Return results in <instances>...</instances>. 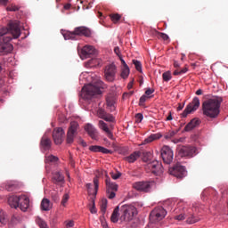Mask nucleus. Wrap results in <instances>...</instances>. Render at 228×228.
Here are the masks:
<instances>
[{
	"label": "nucleus",
	"instance_id": "nucleus-1",
	"mask_svg": "<svg viewBox=\"0 0 228 228\" xmlns=\"http://www.w3.org/2000/svg\"><path fill=\"white\" fill-rule=\"evenodd\" d=\"M224 99L219 96L212 97L202 102L203 115L208 118L215 119L220 115V106Z\"/></svg>",
	"mask_w": 228,
	"mask_h": 228
},
{
	"label": "nucleus",
	"instance_id": "nucleus-2",
	"mask_svg": "<svg viewBox=\"0 0 228 228\" xmlns=\"http://www.w3.org/2000/svg\"><path fill=\"white\" fill-rule=\"evenodd\" d=\"M104 88H107V86L102 80L98 79L92 84L85 86L82 92L86 100H92L93 97L102 94V90H104Z\"/></svg>",
	"mask_w": 228,
	"mask_h": 228
},
{
	"label": "nucleus",
	"instance_id": "nucleus-3",
	"mask_svg": "<svg viewBox=\"0 0 228 228\" xmlns=\"http://www.w3.org/2000/svg\"><path fill=\"white\" fill-rule=\"evenodd\" d=\"M20 36V25L17 21H10L7 28L0 27V39L5 37H11L12 39H17Z\"/></svg>",
	"mask_w": 228,
	"mask_h": 228
},
{
	"label": "nucleus",
	"instance_id": "nucleus-4",
	"mask_svg": "<svg viewBox=\"0 0 228 228\" xmlns=\"http://www.w3.org/2000/svg\"><path fill=\"white\" fill-rule=\"evenodd\" d=\"M62 35L66 40H77L79 37L85 36L89 37L92 33L86 27H77L74 31H64Z\"/></svg>",
	"mask_w": 228,
	"mask_h": 228
},
{
	"label": "nucleus",
	"instance_id": "nucleus-5",
	"mask_svg": "<svg viewBox=\"0 0 228 228\" xmlns=\"http://www.w3.org/2000/svg\"><path fill=\"white\" fill-rule=\"evenodd\" d=\"M167 214V212L163 207H156L150 214V222L158 224L166 217Z\"/></svg>",
	"mask_w": 228,
	"mask_h": 228
},
{
	"label": "nucleus",
	"instance_id": "nucleus-6",
	"mask_svg": "<svg viewBox=\"0 0 228 228\" xmlns=\"http://www.w3.org/2000/svg\"><path fill=\"white\" fill-rule=\"evenodd\" d=\"M168 172L171 175L179 179H183L187 175L186 167L179 162L169 167Z\"/></svg>",
	"mask_w": 228,
	"mask_h": 228
},
{
	"label": "nucleus",
	"instance_id": "nucleus-7",
	"mask_svg": "<svg viewBox=\"0 0 228 228\" xmlns=\"http://www.w3.org/2000/svg\"><path fill=\"white\" fill-rule=\"evenodd\" d=\"M122 216L120 217L121 221L129 222L133 220L135 212V207L132 205H123L121 207Z\"/></svg>",
	"mask_w": 228,
	"mask_h": 228
},
{
	"label": "nucleus",
	"instance_id": "nucleus-8",
	"mask_svg": "<svg viewBox=\"0 0 228 228\" xmlns=\"http://www.w3.org/2000/svg\"><path fill=\"white\" fill-rule=\"evenodd\" d=\"M153 185V182L151 181H138L133 183V188L140 192H150Z\"/></svg>",
	"mask_w": 228,
	"mask_h": 228
},
{
	"label": "nucleus",
	"instance_id": "nucleus-9",
	"mask_svg": "<svg viewBox=\"0 0 228 228\" xmlns=\"http://www.w3.org/2000/svg\"><path fill=\"white\" fill-rule=\"evenodd\" d=\"M200 107V100L199 97H194L192 102L189 103L182 113L183 118H187L189 114H191L199 110Z\"/></svg>",
	"mask_w": 228,
	"mask_h": 228
},
{
	"label": "nucleus",
	"instance_id": "nucleus-10",
	"mask_svg": "<svg viewBox=\"0 0 228 228\" xmlns=\"http://www.w3.org/2000/svg\"><path fill=\"white\" fill-rule=\"evenodd\" d=\"M79 130V125L77 121H72L69 127V131L67 133V143L72 144L74 142V139L77 134Z\"/></svg>",
	"mask_w": 228,
	"mask_h": 228
},
{
	"label": "nucleus",
	"instance_id": "nucleus-11",
	"mask_svg": "<svg viewBox=\"0 0 228 228\" xmlns=\"http://www.w3.org/2000/svg\"><path fill=\"white\" fill-rule=\"evenodd\" d=\"M12 37L6 36L4 39L0 38V55H5L11 53L13 49V46L9 44Z\"/></svg>",
	"mask_w": 228,
	"mask_h": 228
},
{
	"label": "nucleus",
	"instance_id": "nucleus-12",
	"mask_svg": "<svg viewBox=\"0 0 228 228\" xmlns=\"http://www.w3.org/2000/svg\"><path fill=\"white\" fill-rule=\"evenodd\" d=\"M145 168L149 169L155 175H159L163 173L162 163L158 160L148 162Z\"/></svg>",
	"mask_w": 228,
	"mask_h": 228
},
{
	"label": "nucleus",
	"instance_id": "nucleus-13",
	"mask_svg": "<svg viewBox=\"0 0 228 228\" xmlns=\"http://www.w3.org/2000/svg\"><path fill=\"white\" fill-rule=\"evenodd\" d=\"M161 158L165 164H171L174 159L173 150L169 146L164 145L161 149Z\"/></svg>",
	"mask_w": 228,
	"mask_h": 228
},
{
	"label": "nucleus",
	"instance_id": "nucleus-14",
	"mask_svg": "<svg viewBox=\"0 0 228 228\" xmlns=\"http://www.w3.org/2000/svg\"><path fill=\"white\" fill-rule=\"evenodd\" d=\"M105 79L109 81V83H112L116 79L117 74V66L114 63H110L105 66Z\"/></svg>",
	"mask_w": 228,
	"mask_h": 228
},
{
	"label": "nucleus",
	"instance_id": "nucleus-15",
	"mask_svg": "<svg viewBox=\"0 0 228 228\" xmlns=\"http://www.w3.org/2000/svg\"><path fill=\"white\" fill-rule=\"evenodd\" d=\"M197 152V148L194 146H183L178 151V156L181 158H193Z\"/></svg>",
	"mask_w": 228,
	"mask_h": 228
},
{
	"label": "nucleus",
	"instance_id": "nucleus-16",
	"mask_svg": "<svg viewBox=\"0 0 228 228\" xmlns=\"http://www.w3.org/2000/svg\"><path fill=\"white\" fill-rule=\"evenodd\" d=\"M65 131L62 129V127L54 128L53 138L56 145H61L62 143Z\"/></svg>",
	"mask_w": 228,
	"mask_h": 228
},
{
	"label": "nucleus",
	"instance_id": "nucleus-17",
	"mask_svg": "<svg viewBox=\"0 0 228 228\" xmlns=\"http://www.w3.org/2000/svg\"><path fill=\"white\" fill-rule=\"evenodd\" d=\"M85 130L86 131L89 137L93 140H97L99 136V132L97 129L90 123H87L85 126Z\"/></svg>",
	"mask_w": 228,
	"mask_h": 228
},
{
	"label": "nucleus",
	"instance_id": "nucleus-18",
	"mask_svg": "<svg viewBox=\"0 0 228 228\" xmlns=\"http://www.w3.org/2000/svg\"><path fill=\"white\" fill-rule=\"evenodd\" d=\"M185 216H186V223L189 224H196L200 220L199 216H196L194 215L193 210L191 208L187 209L185 213Z\"/></svg>",
	"mask_w": 228,
	"mask_h": 228
},
{
	"label": "nucleus",
	"instance_id": "nucleus-19",
	"mask_svg": "<svg viewBox=\"0 0 228 228\" xmlns=\"http://www.w3.org/2000/svg\"><path fill=\"white\" fill-rule=\"evenodd\" d=\"M95 53V49L92 45H86L85 47L82 48L80 52V57L82 59H86L90 57V55Z\"/></svg>",
	"mask_w": 228,
	"mask_h": 228
},
{
	"label": "nucleus",
	"instance_id": "nucleus-20",
	"mask_svg": "<svg viewBox=\"0 0 228 228\" xmlns=\"http://www.w3.org/2000/svg\"><path fill=\"white\" fill-rule=\"evenodd\" d=\"M19 208L22 212H26L29 208V199L25 194H22L20 198Z\"/></svg>",
	"mask_w": 228,
	"mask_h": 228
},
{
	"label": "nucleus",
	"instance_id": "nucleus-21",
	"mask_svg": "<svg viewBox=\"0 0 228 228\" xmlns=\"http://www.w3.org/2000/svg\"><path fill=\"white\" fill-rule=\"evenodd\" d=\"M89 151L92 152L97 153V152H102L103 154H112L113 151L111 150H109L103 146L100 145H91L89 146Z\"/></svg>",
	"mask_w": 228,
	"mask_h": 228
},
{
	"label": "nucleus",
	"instance_id": "nucleus-22",
	"mask_svg": "<svg viewBox=\"0 0 228 228\" xmlns=\"http://www.w3.org/2000/svg\"><path fill=\"white\" fill-rule=\"evenodd\" d=\"M98 127L107 134V137H109V139H113V134L111 133L107 123H105L103 120H100L98 121Z\"/></svg>",
	"mask_w": 228,
	"mask_h": 228
},
{
	"label": "nucleus",
	"instance_id": "nucleus-23",
	"mask_svg": "<svg viewBox=\"0 0 228 228\" xmlns=\"http://www.w3.org/2000/svg\"><path fill=\"white\" fill-rule=\"evenodd\" d=\"M200 125V120L192 118L184 127L185 132H191Z\"/></svg>",
	"mask_w": 228,
	"mask_h": 228
},
{
	"label": "nucleus",
	"instance_id": "nucleus-24",
	"mask_svg": "<svg viewBox=\"0 0 228 228\" xmlns=\"http://www.w3.org/2000/svg\"><path fill=\"white\" fill-rule=\"evenodd\" d=\"M200 125V120L192 118L184 127L185 132H191Z\"/></svg>",
	"mask_w": 228,
	"mask_h": 228
},
{
	"label": "nucleus",
	"instance_id": "nucleus-25",
	"mask_svg": "<svg viewBox=\"0 0 228 228\" xmlns=\"http://www.w3.org/2000/svg\"><path fill=\"white\" fill-rule=\"evenodd\" d=\"M40 146H41L42 150L49 151L52 147L51 139L49 137H47L46 135H44L41 139Z\"/></svg>",
	"mask_w": 228,
	"mask_h": 228
},
{
	"label": "nucleus",
	"instance_id": "nucleus-26",
	"mask_svg": "<svg viewBox=\"0 0 228 228\" xmlns=\"http://www.w3.org/2000/svg\"><path fill=\"white\" fill-rule=\"evenodd\" d=\"M141 157V151H135L131 153L129 156L124 158V160L127 163H134Z\"/></svg>",
	"mask_w": 228,
	"mask_h": 228
},
{
	"label": "nucleus",
	"instance_id": "nucleus-27",
	"mask_svg": "<svg viewBox=\"0 0 228 228\" xmlns=\"http://www.w3.org/2000/svg\"><path fill=\"white\" fill-rule=\"evenodd\" d=\"M20 196H9L8 203L11 208H14L15 209L20 206Z\"/></svg>",
	"mask_w": 228,
	"mask_h": 228
},
{
	"label": "nucleus",
	"instance_id": "nucleus-28",
	"mask_svg": "<svg viewBox=\"0 0 228 228\" xmlns=\"http://www.w3.org/2000/svg\"><path fill=\"white\" fill-rule=\"evenodd\" d=\"M53 182L55 184H59V183H64V176H63V175L61 172L56 171L55 173H53Z\"/></svg>",
	"mask_w": 228,
	"mask_h": 228
},
{
	"label": "nucleus",
	"instance_id": "nucleus-29",
	"mask_svg": "<svg viewBox=\"0 0 228 228\" xmlns=\"http://www.w3.org/2000/svg\"><path fill=\"white\" fill-rule=\"evenodd\" d=\"M105 184H107V190L110 191H118V185L116 183L110 181V178L105 179Z\"/></svg>",
	"mask_w": 228,
	"mask_h": 228
},
{
	"label": "nucleus",
	"instance_id": "nucleus-30",
	"mask_svg": "<svg viewBox=\"0 0 228 228\" xmlns=\"http://www.w3.org/2000/svg\"><path fill=\"white\" fill-rule=\"evenodd\" d=\"M160 138H162V134L160 133L152 134L144 139V143H151L156 140H159Z\"/></svg>",
	"mask_w": 228,
	"mask_h": 228
},
{
	"label": "nucleus",
	"instance_id": "nucleus-31",
	"mask_svg": "<svg viewBox=\"0 0 228 228\" xmlns=\"http://www.w3.org/2000/svg\"><path fill=\"white\" fill-rule=\"evenodd\" d=\"M41 208L44 211H49L51 208V203L50 200H47V198H44L42 200V203H41Z\"/></svg>",
	"mask_w": 228,
	"mask_h": 228
},
{
	"label": "nucleus",
	"instance_id": "nucleus-32",
	"mask_svg": "<svg viewBox=\"0 0 228 228\" xmlns=\"http://www.w3.org/2000/svg\"><path fill=\"white\" fill-rule=\"evenodd\" d=\"M118 212H119V208L116 207V208L113 210V213L110 216V221L112 223H118Z\"/></svg>",
	"mask_w": 228,
	"mask_h": 228
},
{
	"label": "nucleus",
	"instance_id": "nucleus-33",
	"mask_svg": "<svg viewBox=\"0 0 228 228\" xmlns=\"http://www.w3.org/2000/svg\"><path fill=\"white\" fill-rule=\"evenodd\" d=\"M129 74H130L129 67H127V68H121L120 77L122 79H127Z\"/></svg>",
	"mask_w": 228,
	"mask_h": 228
},
{
	"label": "nucleus",
	"instance_id": "nucleus-34",
	"mask_svg": "<svg viewBox=\"0 0 228 228\" xmlns=\"http://www.w3.org/2000/svg\"><path fill=\"white\" fill-rule=\"evenodd\" d=\"M178 133H179V130L168 131L167 133L165 134L164 138L166 140H170V139L174 138Z\"/></svg>",
	"mask_w": 228,
	"mask_h": 228
},
{
	"label": "nucleus",
	"instance_id": "nucleus-35",
	"mask_svg": "<svg viewBox=\"0 0 228 228\" xmlns=\"http://www.w3.org/2000/svg\"><path fill=\"white\" fill-rule=\"evenodd\" d=\"M0 223L4 225H5L8 223V217L6 214L0 209Z\"/></svg>",
	"mask_w": 228,
	"mask_h": 228
},
{
	"label": "nucleus",
	"instance_id": "nucleus-36",
	"mask_svg": "<svg viewBox=\"0 0 228 228\" xmlns=\"http://www.w3.org/2000/svg\"><path fill=\"white\" fill-rule=\"evenodd\" d=\"M189 69L187 67L183 68L182 69H175L173 72V76H183V74H186V72H188Z\"/></svg>",
	"mask_w": 228,
	"mask_h": 228
},
{
	"label": "nucleus",
	"instance_id": "nucleus-37",
	"mask_svg": "<svg viewBox=\"0 0 228 228\" xmlns=\"http://www.w3.org/2000/svg\"><path fill=\"white\" fill-rule=\"evenodd\" d=\"M107 206H108V200H105V199L102 200V204L100 205V209L102 214L106 213Z\"/></svg>",
	"mask_w": 228,
	"mask_h": 228
},
{
	"label": "nucleus",
	"instance_id": "nucleus-38",
	"mask_svg": "<svg viewBox=\"0 0 228 228\" xmlns=\"http://www.w3.org/2000/svg\"><path fill=\"white\" fill-rule=\"evenodd\" d=\"M59 160V158L54 155H49L46 157L45 161L46 163H55Z\"/></svg>",
	"mask_w": 228,
	"mask_h": 228
},
{
	"label": "nucleus",
	"instance_id": "nucleus-39",
	"mask_svg": "<svg viewBox=\"0 0 228 228\" xmlns=\"http://www.w3.org/2000/svg\"><path fill=\"white\" fill-rule=\"evenodd\" d=\"M133 63H134V65L135 67V69L138 72H142V62L140 61L133 60Z\"/></svg>",
	"mask_w": 228,
	"mask_h": 228
},
{
	"label": "nucleus",
	"instance_id": "nucleus-40",
	"mask_svg": "<svg viewBox=\"0 0 228 228\" xmlns=\"http://www.w3.org/2000/svg\"><path fill=\"white\" fill-rule=\"evenodd\" d=\"M163 81L168 82L172 79V74L170 71H166L162 74Z\"/></svg>",
	"mask_w": 228,
	"mask_h": 228
},
{
	"label": "nucleus",
	"instance_id": "nucleus-41",
	"mask_svg": "<svg viewBox=\"0 0 228 228\" xmlns=\"http://www.w3.org/2000/svg\"><path fill=\"white\" fill-rule=\"evenodd\" d=\"M93 183H94V196H96L99 190V177H94V179H93Z\"/></svg>",
	"mask_w": 228,
	"mask_h": 228
},
{
	"label": "nucleus",
	"instance_id": "nucleus-42",
	"mask_svg": "<svg viewBox=\"0 0 228 228\" xmlns=\"http://www.w3.org/2000/svg\"><path fill=\"white\" fill-rule=\"evenodd\" d=\"M150 96H147L146 94H143L139 99V106H143L144 103L150 99Z\"/></svg>",
	"mask_w": 228,
	"mask_h": 228
},
{
	"label": "nucleus",
	"instance_id": "nucleus-43",
	"mask_svg": "<svg viewBox=\"0 0 228 228\" xmlns=\"http://www.w3.org/2000/svg\"><path fill=\"white\" fill-rule=\"evenodd\" d=\"M143 120V115L142 113H136L134 116V122L136 124L142 123Z\"/></svg>",
	"mask_w": 228,
	"mask_h": 228
},
{
	"label": "nucleus",
	"instance_id": "nucleus-44",
	"mask_svg": "<svg viewBox=\"0 0 228 228\" xmlns=\"http://www.w3.org/2000/svg\"><path fill=\"white\" fill-rule=\"evenodd\" d=\"M36 222L40 228H48L46 223L43 221L41 218H37Z\"/></svg>",
	"mask_w": 228,
	"mask_h": 228
},
{
	"label": "nucleus",
	"instance_id": "nucleus-45",
	"mask_svg": "<svg viewBox=\"0 0 228 228\" xmlns=\"http://www.w3.org/2000/svg\"><path fill=\"white\" fill-rule=\"evenodd\" d=\"M16 188V185L15 183H12V182H9L7 183V185H5V189L8 191H14Z\"/></svg>",
	"mask_w": 228,
	"mask_h": 228
},
{
	"label": "nucleus",
	"instance_id": "nucleus-46",
	"mask_svg": "<svg viewBox=\"0 0 228 228\" xmlns=\"http://www.w3.org/2000/svg\"><path fill=\"white\" fill-rule=\"evenodd\" d=\"M108 113L103 109L98 110V118L104 119Z\"/></svg>",
	"mask_w": 228,
	"mask_h": 228
},
{
	"label": "nucleus",
	"instance_id": "nucleus-47",
	"mask_svg": "<svg viewBox=\"0 0 228 228\" xmlns=\"http://www.w3.org/2000/svg\"><path fill=\"white\" fill-rule=\"evenodd\" d=\"M121 19L119 14H110V20L112 22L117 23Z\"/></svg>",
	"mask_w": 228,
	"mask_h": 228
},
{
	"label": "nucleus",
	"instance_id": "nucleus-48",
	"mask_svg": "<svg viewBox=\"0 0 228 228\" xmlns=\"http://www.w3.org/2000/svg\"><path fill=\"white\" fill-rule=\"evenodd\" d=\"M103 120L107 122H114L115 118L111 114L107 113L105 118H103Z\"/></svg>",
	"mask_w": 228,
	"mask_h": 228
},
{
	"label": "nucleus",
	"instance_id": "nucleus-49",
	"mask_svg": "<svg viewBox=\"0 0 228 228\" xmlns=\"http://www.w3.org/2000/svg\"><path fill=\"white\" fill-rule=\"evenodd\" d=\"M175 219L177 220V221H183L184 219H186V212H184L183 214H180L178 216H175Z\"/></svg>",
	"mask_w": 228,
	"mask_h": 228
},
{
	"label": "nucleus",
	"instance_id": "nucleus-50",
	"mask_svg": "<svg viewBox=\"0 0 228 228\" xmlns=\"http://www.w3.org/2000/svg\"><path fill=\"white\" fill-rule=\"evenodd\" d=\"M69 194H64V196H63V198H62V200H61V205H62L63 207H65L66 204H67V202L69 201Z\"/></svg>",
	"mask_w": 228,
	"mask_h": 228
},
{
	"label": "nucleus",
	"instance_id": "nucleus-51",
	"mask_svg": "<svg viewBox=\"0 0 228 228\" xmlns=\"http://www.w3.org/2000/svg\"><path fill=\"white\" fill-rule=\"evenodd\" d=\"M158 38H162L164 41H168L169 37L167 34L159 32Z\"/></svg>",
	"mask_w": 228,
	"mask_h": 228
},
{
	"label": "nucleus",
	"instance_id": "nucleus-52",
	"mask_svg": "<svg viewBox=\"0 0 228 228\" xmlns=\"http://www.w3.org/2000/svg\"><path fill=\"white\" fill-rule=\"evenodd\" d=\"M107 194L109 195V199L112 200L116 197L115 191H110V189H107Z\"/></svg>",
	"mask_w": 228,
	"mask_h": 228
},
{
	"label": "nucleus",
	"instance_id": "nucleus-53",
	"mask_svg": "<svg viewBox=\"0 0 228 228\" xmlns=\"http://www.w3.org/2000/svg\"><path fill=\"white\" fill-rule=\"evenodd\" d=\"M120 176H121L120 172L110 173V177H111L113 180H118Z\"/></svg>",
	"mask_w": 228,
	"mask_h": 228
},
{
	"label": "nucleus",
	"instance_id": "nucleus-54",
	"mask_svg": "<svg viewBox=\"0 0 228 228\" xmlns=\"http://www.w3.org/2000/svg\"><path fill=\"white\" fill-rule=\"evenodd\" d=\"M7 12H16L19 10V7L16 5L12 4L6 8Z\"/></svg>",
	"mask_w": 228,
	"mask_h": 228
},
{
	"label": "nucleus",
	"instance_id": "nucleus-55",
	"mask_svg": "<svg viewBox=\"0 0 228 228\" xmlns=\"http://www.w3.org/2000/svg\"><path fill=\"white\" fill-rule=\"evenodd\" d=\"M149 34L151 35V36H153V37H159L160 32H159V31L156 30V29H151V30L149 31Z\"/></svg>",
	"mask_w": 228,
	"mask_h": 228
},
{
	"label": "nucleus",
	"instance_id": "nucleus-56",
	"mask_svg": "<svg viewBox=\"0 0 228 228\" xmlns=\"http://www.w3.org/2000/svg\"><path fill=\"white\" fill-rule=\"evenodd\" d=\"M134 91H130L129 93H124L123 94V98L131 97V96L134 95Z\"/></svg>",
	"mask_w": 228,
	"mask_h": 228
},
{
	"label": "nucleus",
	"instance_id": "nucleus-57",
	"mask_svg": "<svg viewBox=\"0 0 228 228\" xmlns=\"http://www.w3.org/2000/svg\"><path fill=\"white\" fill-rule=\"evenodd\" d=\"M154 93V90L151 89V88H148L146 91H145V95L147 97L151 96L152 94Z\"/></svg>",
	"mask_w": 228,
	"mask_h": 228
},
{
	"label": "nucleus",
	"instance_id": "nucleus-58",
	"mask_svg": "<svg viewBox=\"0 0 228 228\" xmlns=\"http://www.w3.org/2000/svg\"><path fill=\"white\" fill-rule=\"evenodd\" d=\"M119 60H120L121 64H122V69L128 68V65L126 64V62L125 61V60L123 58L119 57Z\"/></svg>",
	"mask_w": 228,
	"mask_h": 228
},
{
	"label": "nucleus",
	"instance_id": "nucleus-59",
	"mask_svg": "<svg viewBox=\"0 0 228 228\" xmlns=\"http://www.w3.org/2000/svg\"><path fill=\"white\" fill-rule=\"evenodd\" d=\"M90 211H91V214H96V213H97V210H96V208H95V203H94V201H93V207H91Z\"/></svg>",
	"mask_w": 228,
	"mask_h": 228
},
{
	"label": "nucleus",
	"instance_id": "nucleus-60",
	"mask_svg": "<svg viewBox=\"0 0 228 228\" xmlns=\"http://www.w3.org/2000/svg\"><path fill=\"white\" fill-rule=\"evenodd\" d=\"M73 226H74V222L73 221L66 222V227L67 228H72Z\"/></svg>",
	"mask_w": 228,
	"mask_h": 228
},
{
	"label": "nucleus",
	"instance_id": "nucleus-61",
	"mask_svg": "<svg viewBox=\"0 0 228 228\" xmlns=\"http://www.w3.org/2000/svg\"><path fill=\"white\" fill-rule=\"evenodd\" d=\"M114 53H115L118 57H121V56H120V49H119V47H115V48H114Z\"/></svg>",
	"mask_w": 228,
	"mask_h": 228
},
{
	"label": "nucleus",
	"instance_id": "nucleus-62",
	"mask_svg": "<svg viewBox=\"0 0 228 228\" xmlns=\"http://www.w3.org/2000/svg\"><path fill=\"white\" fill-rule=\"evenodd\" d=\"M20 220V218L18 217V216H12V219H11V221L12 222V223H16V221H19Z\"/></svg>",
	"mask_w": 228,
	"mask_h": 228
},
{
	"label": "nucleus",
	"instance_id": "nucleus-63",
	"mask_svg": "<svg viewBox=\"0 0 228 228\" xmlns=\"http://www.w3.org/2000/svg\"><path fill=\"white\" fill-rule=\"evenodd\" d=\"M79 143H80L84 148L87 146V143H86L83 139H80Z\"/></svg>",
	"mask_w": 228,
	"mask_h": 228
},
{
	"label": "nucleus",
	"instance_id": "nucleus-64",
	"mask_svg": "<svg viewBox=\"0 0 228 228\" xmlns=\"http://www.w3.org/2000/svg\"><path fill=\"white\" fill-rule=\"evenodd\" d=\"M8 1L9 0H0V4L5 6L7 4V3H8Z\"/></svg>",
	"mask_w": 228,
	"mask_h": 228
}]
</instances>
